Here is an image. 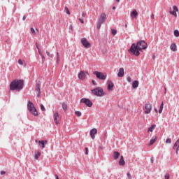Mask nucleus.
Masks as SVG:
<instances>
[{
    "label": "nucleus",
    "mask_w": 179,
    "mask_h": 179,
    "mask_svg": "<svg viewBox=\"0 0 179 179\" xmlns=\"http://www.w3.org/2000/svg\"><path fill=\"white\" fill-rule=\"evenodd\" d=\"M57 64L59 63V52L57 53Z\"/></svg>",
    "instance_id": "nucleus-34"
},
{
    "label": "nucleus",
    "mask_w": 179,
    "mask_h": 179,
    "mask_svg": "<svg viewBox=\"0 0 179 179\" xmlns=\"http://www.w3.org/2000/svg\"><path fill=\"white\" fill-rule=\"evenodd\" d=\"M75 114L77 117H80L82 115V113H80V111H76Z\"/></svg>",
    "instance_id": "nucleus-33"
},
{
    "label": "nucleus",
    "mask_w": 179,
    "mask_h": 179,
    "mask_svg": "<svg viewBox=\"0 0 179 179\" xmlns=\"http://www.w3.org/2000/svg\"><path fill=\"white\" fill-rule=\"evenodd\" d=\"M78 20L79 22H80V23H82V24L85 23V21L83 20V19L79 18Z\"/></svg>",
    "instance_id": "nucleus-42"
},
{
    "label": "nucleus",
    "mask_w": 179,
    "mask_h": 179,
    "mask_svg": "<svg viewBox=\"0 0 179 179\" xmlns=\"http://www.w3.org/2000/svg\"><path fill=\"white\" fill-rule=\"evenodd\" d=\"M151 19H155V14L151 15Z\"/></svg>",
    "instance_id": "nucleus-51"
},
{
    "label": "nucleus",
    "mask_w": 179,
    "mask_h": 179,
    "mask_svg": "<svg viewBox=\"0 0 179 179\" xmlns=\"http://www.w3.org/2000/svg\"><path fill=\"white\" fill-rule=\"evenodd\" d=\"M81 43L83 44V47H85V48H90L91 47L90 43L87 41V39H86V38H83L81 39Z\"/></svg>",
    "instance_id": "nucleus-9"
},
{
    "label": "nucleus",
    "mask_w": 179,
    "mask_h": 179,
    "mask_svg": "<svg viewBox=\"0 0 179 179\" xmlns=\"http://www.w3.org/2000/svg\"><path fill=\"white\" fill-rule=\"evenodd\" d=\"M173 34L175 36V37H179V31L176 29L174 31H173Z\"/></svg>",
    "instance_id": "nucleus-29"
},
{
    "label": "nucleus",
    "mask_w": 179,
    "mask_h": 179,
    "mask_svg": "<svg viewBox=\"0 0 179 179\" xmlns=\"http://www.w3.org/2000/svg\"><path fill=\"white\" fill-rule=\"evenodd\" d=\"M41 156V152L40 151L35 152V159H38Z\"/></svg>",
    "instance_id": "nucleus-28"
},
{
    "label": "nucleus",
    "mask_w": 179,
    "mask_h": 179,
    "mask_svg": "<svg viewBox=\"0 0 179 179\" xmlns=\"http://www.w3.org/2000/svg\"><path fill=\"white\" fill-rule=\"evenodd\" d=\"M27 108H28V111H29L31 114H33V115H34L35 117L38 116V112H37V109H36L34 104L32 103L31 101H28Z\"/></svg>",
    "instance_id": "nucleus-4"
},
{
    "label": "nucleus",
    "mask_w": 179,
    "mask_h": 179,
    "mask_svg": "<svg viewBox=\"0 0 179 179\" xmlns=\"http://www.w3.org/2000/svg\"><path fill=\"white\" fill-rule=\"evenodd\" d=\"M120 166H125V160L124 159V156H121L119 161Z\"/></svg>",
    "instance_id": "nucleus-20"
},
{
    "label": "nucleus",
    "mask_w": 179,
    "mask_h": 179,
    "mask_svg": "<svg viewBox=\"0 0 179 179\" xmlns=\"http://www.w3.org/2000/svg\"><path fill=\"white\" fill-rule=\"evenodd\" d=\"M107 85H108V87H107V90L108 92H113V89H114V83H113V81L111 80H108L107 81Z\"/></svg>",
    "instance_id": "nucleus-13"
},
{
    "label": "nucleus",
    "mask_w": 179,
    "mask_h": 179,
    "mask_svg": "<svg viewBox=\"0 0 179 179\" xmlns=\"http://www.w3.org/2000/svg\"><path fill=\"white\" fill-rule=\"evenodd\" d=\"M85 155H89V148H85Z\"/></svg>",
    "instance_id": "nucleus-44"
},
{
    "label": "nucleus",
    "mask_w": 179,
    "mask_h": 179,
    "mask_svg": "<svg viewBox=\"0 0 179 179\" xmlns=\"http://www.w3.org/2000/svg\"><path fill=\"white\" fill-rule=\"evenodd\" d=\"M94 75H95L98 79H101V80H106L107 79V75L100 71H94Z\"/></svg>",
    "instance_id": "nucleus-5"
},
{
    "label": "nucleus",
    "mask_w": 179,
    "mask_h": 179,
    "mask_svg": "<svg viewBox=\"0 0 179 179\" xmlns=\"http://www.w3.org/2000/svg\"><path fill=\"white\" fill-rule=\"evenodd\" d=\"M101 24H103V23L98 21L97 29L99 30H100V29L101 28Z\"/></svg>",
    "instance_id": "nucleus-32"
},
{
    "label": "nucleus",
    "mask_w": 179,
    "mask_h": 179,
    "mask_svg": "<svg viewBox=\"0 0 179 179\" xmlns=\"http://www.w3.org/2000/svg\"><path fill=\"white\" fill-rule=\"evenodd\" d=\"M178 144H179V138L176 141V142L175 143L173 147V149H176L177 148V146H178Z\"/></svg>",
    "instance_id": "nucleus-30"
},
{
    "label": "nucleus",
    "mask_w": 179,
    "mask_h": 179,
    "mask_svg": "<svg viewBox=\"0 0 179 179\" xmlns=\"http://www.w3.org/2000/svg\"><path fill=\"white\" fill-rule=\"evenodd\" d=\"M131 17L133 19H136V17H138V11H136V10H133L131 13Z\"/></svg>",
    "instance_id": "nucleus-18"
},
{
    "label": "nucleus",
    "mask_w": 179,
    "mask_h": 179,
    "mask_svg": "<svg viewBox=\"0 0 179 179\" xmlns=\"http://www.w3.org/2000/svg\"><path fill=\"white\" fill-rule=\"evenodd\" d=\"M150 162H151L152 164L154 163L155 160L153 159V157H152V158L150 159Z\"/></svg>",
    "instance_id": "nucleus-49"
},
{
    "label": "nucleus",
    "mask_w": 179,
    "mask_h": 179,
    "mask_svg": "<svg viewBox=\"0 0 179 179\" xmlns=\"http://www.w3.org/2000/svg\"><path fill=\"white\" fill-rule=\"evenodd\" d=\"M41 86V84L40 83H37L35 87V92L36 93L37 97L41 96L40 95L41 94V90L40 89Z\"/></svg>",
    "instance_id": "nucleus-11"
},
{
    "label": "nucleus",
    "mask_w": 179,
    "mask_h": 179,
    "mask_svg": "<svg viewBox=\"0 0 179 179\" xmlns=\"http://www.w3.org/2000/svg\"><path fill=\"white\" fill-rule=\"evenodd\" d=\"M23 86H24L23 80H14L10 84V90L20 92L23 89Z\"/></svg>",
    "instance_id": "nucleus-2"
},
{
    "label": "nucleus",
    "mask_w": 179,
    "mask_h": 179,
    "mask_svg": "<svg viewBox=\"0 0 179 179\" xmlns=\"http://www.w3.org/2000/svg\"><path fill=\"white\" fill-rule=\"evenodd\" d=\"M156 141H157V136H155L154 138L151 139L150 141V146H152V145H153Z\"/></svg>",
    "instance_id": "nucleus-25"
},
{
    "label": "nucleus",
    "mask_w": 179,
    "mask_h": 179,
    "mask_svg": "<svg viewBox=\"0 0 179 179\" xmlns=\"http://www.w3.org/2000/svg\"><path fill=\"white\" fill-rule=\"evenodd\" d=\"M148 48V43L145 41H140L136 45L133 43L129 50V52H131L133 55L136 57H139L140 52L139 51H142V50H146Z\"/></svg>",
    "instance_id": "nucleus-1"
},
{
    "label": "nucleus",
    "mask_w": 179,
    "mask_h": 179,
    "mask_svg": "<svg viewBox=\"0 0 179 179\" xmlns=\"http://www.w3.org/2000/svg\"><path fill=\"white\" fill-rule=\"evenodd\" d=\"M120 157V152H117V151H115L113 152V159L115 160H117L118 158Z\"/></svg>",
    "instance_id": "nucleus-22"
},
{
    "label": "nucleus",
    "mask_w": 179,
    "mask_h": 179,
    "mask_svg": "<svg viewBox=\"0 0 179 179\" xmlns=\"http://www.w3.org/2000/svg\"><path fill=\"white\" fill-rule=\"evenodd\" d=\"M154 110H155V113H158L157 108H155Z\"/></svg>",
    "instance_id": "nucleus-52"
},
{
    "label": "nucleus",
    "mask_w": 179,
    "mask_h": 179,
    "mask_svg": "<svg viewBox=\"0 0 179 179\" xmlns=\"http://www.w3.org/2000/svg\"><path fill=\"white\" fill-rule=\"evenodd\" d=\"M46 54H47L48 57H50V55H51L50 52H48V50L46 51Z\"/></svg>",
    "instance_id": "nucleus-47"
},
{
    "label": "nucleus",
    "mask_w": 179,
    "mask_h": 179,
    "mask_svg": "<svg viewBox=\"0 0 179 179\" xmlns=\"http://www.w3.org/2000/svg\"><path fill=\"white\" fill-rule=\"evenodd\" d=\"M56 179H59V178L57 175H56Z\"/></svg>",
    "instance_id": "nucleus-56"
},
{
    "label": "nucleus",
    "mask_w": 179,
    "mask_h": 179,
    "mask_svg": "<svg viewBox=\"0 0 179 179\" xmlns=\"http://www.w3.org/2000/svg\"><path fill=\"white\" fill-rule=\"evenodd\" d=\"M164 179H170V174L166 173L164 176Z\"/></svg>",
    "instance_id": "nucleus-35"
},
{
    "label": "nucleus",
    "mask_w": 179,
    "mask_h": 179,
    "mask_svg": "<svg viewBox=\"0 0 179 179\" xmlns=\"http://www.w3.org/2000/svg\"><path fill=\"white\" fill-rule=\"evenodd\" d=\"M124 26L126 28L128 27V24H127Z\"/></svg>",
    "instance_id": "nucleus-57"
},
{
    "label": "nucleus",
    "mask_w": 179,
    "mask_h": 179,
    "mask_svg": "<svg viewBox=\"0 0 179 179\" xmlns=\"http://www.w3.org/2000/svg\"><path fill=\"white\" fill-rule=\"evenodd\" d=\"M31 31L32 34L36 35V31L34 30V28H31Z\"/></svg>",
    "instance_id": "nucleus-40"
},
{
    "label": "nucleus",
    "mask_w": 179,
    "mask_h": 179,
    "mask_svg": "<svg viewBox=\"0 0 179 179\" xmlns=\"http://www.w3.org/2000/svg\"><path fill=\"white\" fill-rule=\"evenodd\" d=\"M22 19L23 20H26V16H24Z\"/></svg>",
    "instance_id": "nucleus-54"
},
{
    "label": "nucleus",
    "mask_w": 179,
    "mask_h": 179,
    "mask_svg": "<svg viewBox=\"0 0 179 179\" xmlns=\"http://www.w3.org/2000/svg\"><path fill=\"white\" fill-rule=\"evenodd\" d=\"M53 120H54L55 124H56L57 125L59 124V121H61V116H59V114L58 113V112H56L55 113H54Z\"/></svg>",
    "instance_id": "nucleus-7"
},
{
    "label": "nucleus",
    "mask_w": 179,
    "mask_h": 179,
    "mask_svg": "<svg viewBox=\"0 0 179 179\" xmlns=\"http://www.w3.org/2000/svg\"><path fill=\"white\" fill-rule=\"evenodd\" d=\"M166 143H171V138H167L166 140Z\"/></svg>",
    "instance_id": "nucleus-39"
},
{
    "label": "nucleus",
    "mask_w": 179,
    "mask_h": 179,
    "mask_svg": "<svg viewBox=\"0 0 179 179\" xmlns=\"http://www.w3.org/2000/svg\"><path fill=\"white\" fill-rule=\"evenodd\" d=\"M41 111H45V108L44 107V105L43 104L41 105Z\"/></svg>",
    "instance_id": "nucleus-37"
},
{
    "label": "nucleus",
    "mask_w": 179,
    "mask_h": 179,
    "mask_svg": "<svg viewBox=\"0 0 179 179\" xmlns=\"http://www.w3.org/2000/svg\"><path fill=\"white\" fill-rule=\"evenodd\" d=\"M92 84L94 85V86H96L97 84H96V82L94 80H92Z\"/></svg>",
    "instance_id": "nucleus-50"
},
{
    "label": "nucleus",
    "mask_w": 179,
    "mask_h": 179,
    "mask_svg": "<svg viewBox=\"0 0 179 179\" xmlns=\"http://www.w3.org/2000/svg\"><path fill=\"white\" fill-rule=\"evenodd\" d=\"M72 29H73V27H72V25H70V29L72 30Z\"/></svg>",
    "instance_id": "nucleus-53"
},
{
    "label": "nucleus",
    "mask_w": 179,
    "mask_h": 179,
    "mask_svg": "<svg viewBox=\"0 0 179 179\" xmlns=\"http://www.w3.org/2000/svg\"><path fill=\"white\" fill-rule=\"evenodd\" d=\"M178 150H179V143L178 147L176 148V155H178Z\"/></svg>",
    "instance_id": "nucleus-45"
},
{
    "label": "nucleus",
    "mask_w": 179,
    "mask_h": 179,
    "mask_svg": "<svg viewBox=\"0 0 179 179\" xmlns=\"http://www.w3.org/2000/svg\"><path fill=\"white\" fill-rule=\"evenodd\" d=\"M111 31H112V34H113V36H115V34H117V30H115V29H112Z\"/></svg>",
    "instance_id": "nucleus-36"
},
{
    "label": "nucleus",
    "mask_w": 179,
    "mask_h": 179,
    "mask_svg": "<svg viewBox=\"0 0 179 179\" xmlns=\"http://www.w3.org/2000/svg\"><path fill=\"white\" fill-rule=\"evenodd\" d=\"M82 17H86V13H82Z\"/></svg>",
    "instance_id": "nucleus-46"
},
{
    "label": "nucleus",
    "mask_w": 179,
    "mask_h": 179,
    "mask_svg": "<svg viewBox=\"0 0 179 179\" xmlns=\"http://www.w3.org/2000/svg\"><path fill=\"white\" fill-rule=\"evenodd\" d=\"M36 45L39 55H41L43 61H44V59H45V57H44V55H43V52H41V50H40V48H38V43H36Z\"/></svg>",
    "instance_id": "nucleus-16"
},
{
    "label": "nucleus",
    "mask_w": 179,
    "mask_h": 179,
    "mask_svg": "<svg viewBox=\"0 0 179 179\" xmlns=\"http://www.w3.org/2000/svg\"><path fill=\"white\" fill-rule=\"evenodd\" d=\"M170 48L174 52H176V51H177V45L175 43H172L170 46Z\"/></svg>",
    "instance_id": "nucleus-21"
},
{
    "label": "nucleus",
    "mask_w": 179,
    "mask_h": 179,
    "mask_svg": "<svg viewBox=\"0 0 179 179\" xmlns=\"http://www.w3.org/2000/svg\"><path fill=\"white\" fill-rule=\"evenodd\" d=\"M87 75H89V73L87 71H80L78 73V79L83 80L84 79H86Z\"/></svg>",
    "instance_id": "nucleus-12"
},
{
    "label": "nucleus",
    "mask_w": 179,
    "mask_h": 179,
    "mask_svg": "<svg viewBox=\"0 0 179 179\" xmlns=\"http://www.w3.org/2000/svg\"><path fill=\"white\" fill-rule=\"evenodd\" d=\"M47 143H48L47 140H43V141H38V144H39L40 145H41V148H42L43 149H44V148H45V145H47Z\"/></svg>",
    "instance_id": "nucleus-17"
},
{
    "label": "nucleus",
    "mask_w": 179,
    "mask_h": 179,
    "mask_svg": "<svg viewBox=\"0 0 179 179\" xmlns=\"http://www.w3.org/2000/svg\"><path fill=\"white\" fill-rule=\"evenodd\" d=\"M164 107V103L162 102V104L160 105L159 110V114H162V113H163Z\"/></svg>",
    "instance_id": "nucleus-26"
},
{
    "label": "nucleus",
    "mask_w": 179,
    "mask_h": 179,
    "mask_svg": "<svg viewBox=\"0 0 179 179\" xmlns=\"http://www.w3.org/2000/svg\"><path fill=\"white\" fill-rule=\"evenodd\" d=\"M1 176H3V174H6V173L5 171H1Z\"/></svg>",
    "instance_id": "nucleus-48"
},
{
    "label": "nucleus",
    "mask_w": 179,
    "mask_h": 179,
    "mask_svg": "<svg viewBox=\"0 0 179 179\" xmlns=\"http://www.w3.org/2000/svg\"><path fill=\"white\" fill-rule=\"evenodd\" d=\"M91 92L92 94H94V96H97V97H103V96H106L104 90H103V88L100 87H98L94 90H92Z\"/></svg>",
    "instance_id": "nucleus-3"
},
{
    "label": "nucleus",
    "mask_w": 179,
    "mask_h": 179,
    "mask_svg": "<svg viewBox=\"0 0 179 179\" xmlns=\"http://www.w3.org/2000/svg\"><path fill=\"white\" fill-rule=\"evenodd\" d=\"M80 103H85L87 107H92L93 106V103L90 101V99L86 98L81 99Z\"/></svg>",
    "instance_id": "nucleus-10"
},
{
    "label": "nucleus",
    "mask_w": 179,
    "mask_h": 179,
    "mask_svg": "<svg viewBox=\"0 0 179 179\" xmlns=\"http://www.w3.org/2000/svg\"><path fill=\"white\" fill-rule=\"evenodd\" d=\"M145 111H144V113L148 115V114H150V113L152 112V103H146L145 105Z\"/></svg>",
    "instance_id": "nucleus-8"
},
{
    "label": "nucleus",
    "mask_w": 179,
    "mask_h": 179,
    "mask_svg": "<svg viewBox=\"0 0 179 179\" xmlns=\"http://www.w3.org/2000/svg\"><path fill=\"white\" fill-rule=\"evenodd\" d=\"M116 1L120 2V0H116Z\"/></svg>",
    "instance_id": "nucleus-59"
},
{
    "label": "nucleus",
    "mask_w": 179,
    "mask_h": 179,
    "mask_svg": "<svg viewBox=\"0 0 179 179\" xmlns=\"http://www.w3.org/2000/svg\"><path fill=\"white\" fill-rule=\"evenodd\" d=\"M64 9H65L66 13H67V15H71V12H69V8H68V7L65 6Z\"/></svg>",
    "instance_id": "nucleus-31"
},
{
    "label": "nucleus",
    "mask_w": 179,
    "mask_h": 179,
    "mask_svg": "<svg viewBox=\"0 0 179 179\" xmlns=\"http://www.w3.org/2000/svg\"><path fill=\"white\" fill-rule=\"evenodd\" d=\"M106 19H107V15H106V13H103L101 14L98 22L103 24L106 22Z\"/></svg>",
    "instance_id": "nucleus-14"
},
{
    "label": "nucleus",
    "mask_w": 179,
    "mask_h": 179,
    "mask_svg": "<svg viewBox=\"0 0 179 179\" xmlns=\"http://www.w3.org/2000/svg\"><path fill=\"white\" fill-rule=\"evenodd\" d=\"M113 10H115V6H113Z\"/></svg>",
    "instance_id": "nucleus-55"
},
{
    "label": "nucleus",
    "mask_w": 179,
    "mask_h": 179,
    "mask_svg": "<svg viewBox=\"0 0 179 179\" xmlns=\"http://www.w3.org/2000/svg\"><path fill=\"white\" fill-rule=\"evenodd\" d=\"M106 136H107V134H105V138H106Z\"/></svg>",
    "instance_id": "nucleus-58"
},
{
    "label": "nucleus",
    "mask_w": 179,
    "mask_h": 179,
    "mask_svg": "<svg viewBox=\"0 0 179 179\" xmlns=\"http://www.w3.org/2000/svg\"><path fill=\"white\" fill-rule=\"evenodd\" d=\"M127 177H128V179H132V176H131V173H127Z\"/></svg>",
    "instance_id": "nucleus-43"
},
{
    "label": "nucleus",
    "mask_w": 179,
    "mask_h": 179,
    "mask_svg": "<svg viewBox=\"0 0 179 179\" xmlns=\"http://www.w3.org/2000/svg\"><path fill=\"white\" fill-rule=\"evenodd\" d=\"M36 142H37V140H36Z\"/></svg>",
    "instance_id": "nucleus-60"
},
{
    "label": "nucleus",
    "mask_w": 179,
    "mask_h": 179,
    "mask_svg": "<svg viewBox=\"0 0 179 179\" xmlns=\"http://www.w3.org/2000/svg\"><path fill=\"white\" fill-rule=\"evenodd\" d=\"M118 78H122L124 76V68H120L117 73Z\"/></svg>",
    "instance_id": "nucleus-19"
},
{
    "label": "nucleus",
    "mask_w": 179,
    "mask_h": 179,
    "mask_svg": "<svg viewBox=\"0 0 179 179\" xmlns=\"http://www.w3.org/2000/svg\"><path fill=\"white\" fill-rule=\"evenodd\" d=\"M62 107L63 110H64V111H66V110H68V105L66 103H63L62 104Z\"/></svg>",
    "instance_id": "nucleus-27"
},
{
    "label": "nucleus",
    "mask_w": 179,
    "mask_h": 179,
    "mask_svg": "<svg viewBox=\"0 0 179 179\" xmlns=\"http://www.w3.org/2000/svg\"><path fill=\"white\" fill-rule=\"evenodd\" d=\"M127 82H129V83H131V82H132V79L131 78V77H127Z\"/></svg>",
    "instance_id": "nucleus-38"
},
{
    "label": "nucleus",
    "mask_w": 179,
    "mask_h": 179,
    "mask_svg": "<svg viewBox=\"0 0 179 179\" xmlns=\"http://www.w3.org/2000/svg\"><path fill=\"white\" fill-rule=\"evenodd\" d=\"M156 128V124H152L151 127L148 128V133L149 132H153V130Z\"/></svg>",
    "instance_id": "nucleus-23"
},
{
    "label": "nucleus",
    "mask_w": 179,
    "mask_h": 179,
    "mask_svg": "<svg viewBox=\"0 0 179 179\" xmlns=\"http://www.w3.org/2000/svg\"><path fill=\"white\" fill-rule=\"evenodd\" d=\"M138 86H139V83H138V81H136V80L134 81L132 83V87L134 89H136V87H138Z\"/></svg>",
    "instance_id": "nucleus-24"
},
{
    "label": "nucleus",
    "mask_w": 179,
    "mask_h": 179,
    "mask_svg": "<svg viewBox=\"0 0 179 179\" xmlns=\"http://www.w3.org/2000/svg\"><path fill=\"white\" fill-rule=\"evenodd\" d=\"M96 134H97V129L94 128L90 130V135L92 139L94 140V138H96V136H95Z\"/></svg>",
    "instance_id": "nucleus-15"
},
{
    "label": "nucleus",
    "mask_w": 179,
    "mask_h": 179,
    "mask_svg": "<svg viewBox=\"0 0 179 179\" xmlns=\"http://www.w3.org/2000/svg\"><path fill=\"white\" fill-rule=\"evenodd\" d=\"M177 12H178V7L177 6H173L172 8H170L169 13L177 17Z\"/></svg>",
    "instance_id": "nucleus-6"
},
{
    "label": "nucleus",
    "mask_w": 179,
    "mask_h": 179,
    "mask_svg": "<svg viewBox=\"0 0 179 179\" xmlns=\"http://www.w3.org/2000/svg\"><path fill=\"white\" fill-rule=\"evenodd\" d=\"M18 64H19L20 65H23V60L19 59V60H18Z\"/></svg>",
    "instance_id": "nucleus-41"
}]
</instances>
